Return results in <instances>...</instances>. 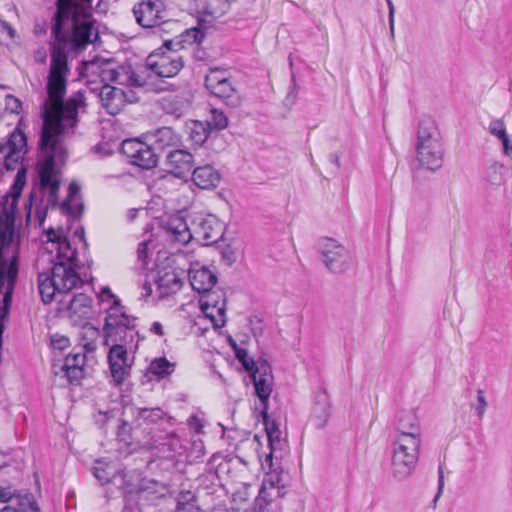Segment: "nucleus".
I'll list each match as a JSON object with an SVG mask.
<instances>
[{
    "label": "nucleus",
    "mask_w": 512,
    "mask_h": 512,
    "mask_svg": "<svg viewBox=\"0 0 512 512\" xmlns=\"http://www.w3.org/2000/svg\"><path fill=\"white\" fill-rule=\"evenodd\" d=\"M93 0H55L51 19L50 69L47 98L41 105L42 127L38 142L36 170L40 188L49 191L51 200L58 199L62 168L68 157L65 136L78 119L85 104L80 92L65 100L70 75L68 52L79 53L92 42L93 25L80 22L91 16Z\"/></svg>",
    "instance_id": "nucleus-1"
},
{
    "label": "nucleus",
    "mask_w": 512,
    "mask_h": 512,
    "mask_svg": "<svg viewBox=\"0 0 512 512\" xmlns=\"http://www.w3.org/2000/svg\"><path fill=\"white\" fill-rule=\"evenodd\" d=\"M81 75L98 76L104 83L99 91V99L110 115H117L126 104L134 103V99L127 98L124 90L109 85V82L130 87H144L147 84L146 78L136 72L131 64H118L112 59L94 58L83 61Z\"/></svg>",
    "instance_id": "nucleus-2"
},
{
    "label": "nucleus",
    "mask_w": 512,
    "mask_h": 512,
    "mask_svg": "<svg viewBox=\"0 0 512 512\" xmlns=\"http://www.w3.org/2000/svg\"><path fill=\"white\" fill-rule=\"evenodd\" d=\"M391 472L395 480H407L416 469L422 445V427L415 409H400L394 417Z\"/></svg>",
    "instance_id": "nucleus-3"
},
{
    "label": "nucleus",
    "mask_w": 512,
    "mask_h": 512,
    "mask_svg": "<svg viewBox=\"0 0 512 512\" xmlns=\"http://www.w3.org/2000/svg\"><path fill=\"white\" fill-rule=\"evenodd\" d=\"M56 250L53 266L48 272L38 275V290L44 304L54 301L55 296L70 292L82 283L76 269L80 268L78 252L72 248L67 237H62L53 247Z\"/></svg>",
    "instance_id": "nucleus-4"
},
{
    "label": "nucleus",
    "mask_w": 512,
    "mask_h": 512,
    "mask_svg": "<svg viewBox=\"0 0 512 512\" xmlns=\"http://www.w3.org/2000/svg\"><path fill=\"white\" fill-rule=\"evenodd\" d=\"M165 237L170 242L188 244L195 241L210 246L223 238L224 224L215 215L190 212L186 216L173 214L162 222Z\"/></svg>",
    "instance_id": "nucleus-5"
},
{
    "label": "nucleus",
    "mask_w": 512,
    "mask_h": 512,
    "mask_svg": "<svg viewBox=\"0 0 512 512\" xmlns=\"http://www.w3.org/2000/svg\"><path fill=\"white\" fill-rule=\"evenodd\" d=\"M131 414L139 429H143L148 434L149 438L144 441V444L149 445H168L171 450H176L179 442L174 432H167L162 435V428L165 424L169 423V417L160 408H147V407H131Z\"/></svg>",
    "instance_id": "nucleus-6"
},
{
    "label": "nucleus",
    "mask_w": 512,
    "mask_h": 512,
    "mask_svg": "<svg viewBox=\"0 0 512 512\" xmlns=\"http://www.w3.org/2000/svg\"><path fill=\"white\" fill-rule=\"evenodd\" d=\"M134 316L128 315L124 310L117 307H109L105 316L103 326L104 344H138L135 337L138 335L135 330Z\"/></svg>",
    "instance_id": "nucleus-7"
},
{
    "label": "nucleus",
    "mask_w": 512,
    "mask_h": 512,
    "mask_svg": "<svg viewBox=\"0 0 512 512\" xmlns=\"http://www.w3.org/2000/svg\"><path fill=\"white\" fill-rule=\"evenodd\" d=\"M26 183V170L25 168H21L17 171L14 182L11 187V197L12 201V210L8 211L6 208H3L0 211V261L4 262L5 267L12 265L13 263L18 268V258L17 255H13L10 260L5 256L4 250L9 248L14 237V228H15V217L13 208L16 206V203L21 195L23 187Z\"/></svg>",
    "instance_id": "nucleus-8"
},
{
    "label": "nucleus",
    "mask_w": 512,
    "mask_h": 512,
    "mask_svg": "<svg viewBox=\"0 0 512 512\" xmlns=\"http://www.w3.org/2000/svg\"><path fill=\"white\" fill-rule=\"evenodd\" d=\"M132 11L137 24L152 29L155 34L166 32V27L177 25V22L166 18L162 0H141L134 5Z\"/></svg>",
    "instance_id": "nucleus-9"
},
{
    "label": "nucleus",
    "mask_w": 512,
    "mask_h": 512,
    "mask_svg": "<svg viewBox=\"0 0 512 512\" xmlns=\"http://www.w3.org/2000/svg\"><path fill=\"white\" fill-rule=\"evenodd\" d=\"M206 89L221 99L227 106L236 108L241 104V96L232 83V78L225 69L209 68L204 79Z\"/></svg>",
    "instance_id": "nucleus-10"
},
{
    "label": "nucleus",
    "mask_w": 512,
    "mask_h": 512,
    "mask_svg": "<svg viewBox=\"0 0 512 512\" xmlns=\"http://www.w3.org/2000/svg\"><path fill=\"white\" fill-rule=\"evenodd\" d=\"M138 344H114L110 345L108 363L111 377L116 386H121L130 375L134 363V354Z\"/></svg>",
    "instance_id": "nucleus-11"
},
{
    "label": "nucleus",
    "mask_w": 512,
    "mask_h": 512,
    "mask_svg": "<svg viewBox=\"0 0 512 512\" xmlns=\"http://www.w3.org/2000/svg\"><path fill=\"white\" fill-rule=\"evenodd\" d=\"M319 252L325 267L333 274L345 273L351 265L349 251L332 238L323 239Z\"/></svg>",
    "instance_id": "nucleus-12"
},
{
    "label": "nucleus",
    "mask_w": 512,
    "mask_h": 512,
    "mask_svg": "<svg viewBox=\"0 0 512 512\" xmlns=\"http://www.w3.org/2000/svg\"><path fill=\"white\" fill-rule=\"evenodd\" d=\"M261 416L270 448V453L266 456L265 462L262 465H267L269 469H273V459H278L282 456L281 454L277 455V452H281L285 445V442L281 437L282 432L279 428L280 423L278 422L280 412L270 409L266 413H261Z\"/></svg>",
    "instance_id": "nucleus-13"
},
{
    "label": "nucleus",
    "mask_w": 512,
    "mask_h": 512,
    "mask_svg": "<svg viewBox=\"0 0 512 512\" xmlns=\"http://www.w3.org/2000/svg\"><path fill=\"white\" fill-rule=\"evenodd\" d=\"M250 378L254 384L255 394L261 404L260 413H266L270 410V396L274 381L270 364L266 360H259L258 368L250 373Z\"/></svg>",
    "instance_id": "nucleus-14"
},
{
    "label": "nucleus",
    "mask_w": 512,
    "mask_h": 512,
    "mask_svg": "<svg viewBox=\"0 0 512 512\" xmlns=\"http://www.w3.org/2000/svg\"><path fill=\"white\" fill-rule=\"evenodd\" d=\"M66 293V295H68ZM65 294L57 295L56 297H61L58 300V312L63 316L68 317L76 324H82L83 321L87 320L92 312V298L85 294L79 293L75 294L68 302L64 301ZM56 297L54 300H56Z\"/></svg>",
    "instance_id": "nucleus-15"
},
{
    "label": "nucleus",
    "mask_w": 512,
    "mask_h": 512,
    "mask_svg": "<svg viewBox=\"0 0 512 512\" xmlns=\"http://www.w3.org/2000/svg\"><path fill=\"white\" fill-rule=\"evenodd\" d=\"M200 298V308L204 315L209 318L215 327H223L225 325L226 300L222 291L202 292Z\"/></svg>",
    "instance_id": "nucleus-16"
},
{
    "label": "nucleus",
    "mask_w": 512,
    "mask_h": 512,
    "mask_svg": "<svg viewBox=\"0 0 512 512\" xmlns=\"http://www.w3.org/2000/svg\"><path fill=\"white\" fill-rule=\"evenodd\" d=\"M165 164L167 170L178 178H185L188 176L194 165L195 160L193 155L184 149H175L167 151L165 155Z\"/></svg>",
    "instance_id": "nucleus-17"
},
{
    "label": "nucleus",
    "mask_w": 512,
    "mask_h": 512,
    "mask_svg": "<svg viewBox=\"0 0 512 512\" xmlns=\"http://www.w3.org/2000/svg\"><path fill=\"white\" fill-rule=\"evenodd\" d=\"M147 67L159 77H174L179 73L183 67L182 57L171 52L170 54H163L154 59V55H149L147 58Z\"/></svg>",
    "instance_id": "nucleus-18"
},
{
    "label": "nucleus",
    "mask_w": 512,
    "mask_h": 512,
    "mask_svg": "<svg viewBox=\"0 0 512 512\" xmlns=\"http://www.w3.org/2000/svg\"><path fill=\"white\" fill-rule=\"evenodd\" d=\"M83 329V332L80 334L81 350L69 353L65 357V365L84 367L86 361L85 352H93L96 349L94 338L99 335V330L92 325H84Z\"/></svg>",
    "instance_id": "nucleus-19"
},
{
    "label": "nucleus",
    "mask_w": 512,
    "mask_h": 512,
    "mask_svg": "<svg viewBox=\"0 0 512 512\" xmlns=\"http://www.w3.org/2000/svg\"><path fill=\"white\" fill-rule=\"evenodd\" d=\"M145 139L160 154L166 150L175 149L181 143V137L171 127H161L154 132H150Z\"/></svg>",
    "instance_id": "nucleus-20"
},
{
    "label": "nucleus",
    "mask_w": 512,
    "mask_h": 512,
    "mask_svg": "<svg viewBox=\"0 0 512 512\" xmlns=\"http://www.w3.org/2000/svg\"><path fill=\"white\" fill-rule=\"evenodd\" d=\"M417 159L422 166L436 170L442 166L443 148L441 140L416 145Z\"/></svg>",
    "instance_id": "nucleus-21"
},
{
    "label": "nucleus",
    "mask_w": 512,
    "mask_h": 512,
    "mask_svg": "<svg viewBox=\"0 0 512 512\" xmlns=\"http://www.w3.org/2000/svg\"><path fill=\"white\" fill-rule=\"evenodd\" d=\"M196 7L198 13L203 15L204 18L199 19V26L202 27V23L212 21L221 18L230 10L229 0H197Z\"/></svg>",
    "instance_id": "nucleus-22"
},
{
    "label": "nucleus",
    "mask_w": 512,
    "mask_h": 512,
    "mask_svg": "<svg viewBox=\"0 0 512 512\" xmlns=\"http://www.w3.org/2000/svg\"><path fill=\"white\" fill-rule=\"evenodd\" d=\"M330 400L327 391L320 388L314 397V405L311 413V421L317 429H323L330 417Z\"/></svg>",
    "instance_id": "nucleus-23"
},
{
    "label": "nucleus",
    "mask_w": 512,
    "mask_h": 512,
    "mask_svg": "<svg viewBox=\"0 0 512 512\" xmlns=\"http://www.w3.org/2000/svg\"><path fill=\"white\" fill-rule=\"evenodd\" d=\"M189 281L196 292L202 293L213 289L217 283V277L210 269L202 266L190 269Z\"/></svg>",
    "instance_id": "nucleus-24"
},
{
    "label": "nucleus",
    "mask_w": 512,
    "mask_h": 512,
    "mask_svg": "<svg viewBox=\"0 0 512 512\" xmlns=\"http://www.w3.org/2000/svg\"><path fill=\"white\" fill-rule=\"evenodd\" d=\"M280 479L277 477L276 481L272 479H264L263 484L255 498L250 512H268V507L272 502V494L268 491V484L270 489H276L277 496L282 497L283 493L279 486Z\"/></svg>",
    "instance_id": "nucleus-25"
},
{
    "label": "nucleus",
    "mask_w": 512,
    "mask_h": 512,
    "mask_svg": "<svg viewBox=\"0 0 512 512\" xmlns=\"http://www.w3.org/2000/svg\"><path fill=\"white\" fill-rule=\"evenodd\" d=\"M192 180L201 189H211L219 185L221 178L213 166L206 164L193 169Z\"/></svg>",
    "instance_id": "nucleus-26"
},
{
    "label": "nucleus",
    "mask_w": 512,
    "mask_h": 512,
    "mask_svg": "<svg viewBox=\"0 0 512 512\" xmlns=\"http://www.w3.org/2000/svg\"><path fill=\"white\" fill-rule=\"evenodd\" d=\"M175 365L167 360L165 357L155 358L149 364L147 371L141 377V383L145 384L150 382L153 377L156 380L163 379L174 372Z\"/></svg>",
    "instance_id": "nucleus-27"
},
{
    "label": "nucleus",
    "mask_w": 512,
    "mask_h": 512,
    "mask_svg": "<svg viewBox=\"0 0 512 512\" xmlns=\"http://www.w3.org/2000/svg\"><path fill=\"white\" fill-rule=\"evenodd\" d=\"M118 479H120V487L125 489L126 492H128L129 490H137V486L141 482H146V485L149 487L150 485L157 484L155 480L141 479V474L136 470H123L118 473H114L112 476V483L117 484Z\"/></svg>",
    "instance_id": "nucleus-28"
},
{
    "label": "nucleus",
    "mask_w": 512,
    "mask_h": 512,
    "mask_svg": "<svg viewBox=\"0 0 512 512\" xmlns=\"http://www.w3.org/2000/svg\"><path fill=\"white\" fill-rule=\"evenodd\" d=\"M160 298H165L176 293L182 286V280L175 271H166L158 275L156 279Z\"/></svg>",
    "instance_id": "nucleus-29"
},
{
    "label": "nucleus",
    "mask_w": 512,
    "mask_h": 512,
    "mask_svg": "<svg viewBox=\"0 0 512 512\" xmlns=\"http://www.w3.org/2000/svg\"><path fill=\"white\" fill-rule=\"evenodd\" d=\"M151 487L146 485V482H141L137 486V490H129L124 493L123 509L122 512H143L140 506V501L144 498L145 493Z\"/></svg>",
    "instance_id": "nucleus-30"
},
{
    "label": "nucleus",
    "mask_w": 512,
    "mask_h": 512,
    "mask_svg": "<svg viewBox=\"0 0 512 512\" xmlns=\"http://www.w3.org/2000/svg\"><path fill=\"white\" fill-rule=\"evenodd\" d=\"M441 140L440 132L430 117H422L418 123L417 145Z\"/></svg>",
    "instance_id": "nucleus-31"
},
{
    "label": "nucleus",
    "mask_w": 512,
    "mask_h": 512,
    "mask_svg": "<svg viewBox=\"0 0 512 512\" xmlns=\"http://www.w3.org/2000/svg\"><path fill=\"white\" fill-rule=\"evenodd\" d=\"M160 157V154L146 141L143 142V149H141L136 158L132 160V165L149 170L157 166Z\"/></svg>",
    "instance_id": "nucleus-32"
},
{
    "label": "nucleus",
    "mask_w": 512,
    "mask_h": 512,
    "mask_svg": "<svg viewBox=\"0 0 512 512\" xmlns=\"http://www.w3.org/2000/svg\"><path fill=\"white\" fill-rule=\"evenodd\" d=\"M186 131L189 139L196 145L204 144L211 133L208 125L198 120L189 121L186 124Z\"/></svg>",
    "instance_id": "nucleus-33"
},
{
    "label": "nucleus",
    "mask_w": 512,
    "mask_h": 512,
    "mask_svg": "<svg viewBox=\"0 0 512 512\" xmlns=\"http://www.w3.org/2000/svg\"><path fill=\"white\" fill-rule=\"evenodd\" d=\"M27 138L23 131L19 128H16L10 135L8 142L6 145L0 144V153H3L6 148L8 150H14L16 152H21V149L26 146Z\"/></svg>",
    "instance_id": "nucleus-34"
},
{
    "label": "nucleus",
    "mask_w": 512,
    "mask_h": 512,
    "mask_svg": "<svg viewBox=\"0 0 512 512\" xmlns=\"http://www.w3.org/2000/svg\"><path fill=\"white\" fill-rule=\"evenodd\" d=\"M139 430L140 429L138 428L137 425L134 428H131L130 424L127 421L122 420V423L117 430V436L120 441L128 445H131L134 440L140 442V440H138L137 435Z\"/></svg>",
    "instance_id": "nucleus-35"
},
{
    "label": "nucleus",
    "mask_w": 512,
    "mask_h": 512,
    "mask_svg": "<svg viewBox=\"0 0 512 512\" xmlns=\"http://www.w3.org/2000/svg\"><path fill=\"white\" fill-rule=\"evenodd\" d=\"M141 149H143V142L137 139H126L121 145V152L130 160L131 164Z\"/></svg>",
    "instance_id": "nucleus-36"
},
{
    "label": "nucleus",
    "mask_w": 512,
    "mask_h": 512,
    "mask_svg": "<svg viewBox=\"0 0 512 512\" xmlns=\"http://www.w3.org/2000/svg\"><path fill=\"white\" fill-rule=\"evenodd\" d=\"M234 353L236 359L249 373H252L254 369L258 368V362H255L253 358L249 357L248 352L245 349L239 347L237 344H234Z\"/></svg>",
    "instance_id": "nucleus-37"
},
{
    "label": "nucleus",
    "mask_w": 512,
    "mask_h": 512,
    "mask_svg": "<svg viewBox=\"0 0 512 512\" xmlns=\"http://www.w3.org/2000/svg\"><path fill=\"white\" fill-rule=\"evenodd\" d=\"M189 103L183 99H166L164 102V110L171 115L180 117L184 110L188 107Z\"/></svg>",
    "instance_id": "nucleus-38"
},
{
    "label": "nucleus",
    "mask_w": 512,
    "mask_h": 512,
    "mask_svg": "<svg viewBox=\"0 0 512 512\" xmlns=\"http://www.w3.org/2000/svg\"><path fill=\"white\" fill-rule=\"evenodd\" d=\"M206 124L208 125L210 130H212V129L221 130V129H224L227 127L228 118L224 114V112H222L221 110L212 109L211 110V119L209 122H206Z\"/></svg>",
    "instance_id": "nucleus-39"
},
{
    "label": "nucleus",
    "mask_w": 512,
    "mask_h": 512,
    "mask_svg": "<svg viewBox=\"0 0 512 512\" xmlns=\"http://www.w3.org/2000/svg\"><path fill=\"white\" fill-rule=\"evenodd\" d=\"M110 469V466L104 465L99 460L96 461V466L93 468V474L102 485L112 482L113 475H111Z\"/></svg>",
    "instance_id": "nucleus-40"
},
{
    "label": "nucleus",
    "mask_w": 512,
    "mask_h": 512,
    "mask_svg": "<svg viewBox=\"0 0 512 512\" xmlns=\"http://www.w3.org/2000/svg\"><path fill=\"white\" fill-rule=\"evenodd\" d=\"M488 130L491 135L497 137L499 140L508 135L503 119L492 120L489 124Z\"/></svg>",
    "instance_id": "nucleus-41"
},
{
    "label": "nucleus",
    "mask_w": 512,
    "mask_h": 512,
    "mask_svg": "<svg viewBox=\"0 0 512 512\" xmlns=\"http://www.w3.org/2000/svg\"><path fill=\"white\" fill-rule=\"evenodd\" d=\"M63 369L65 371V375L71 383H77L84 375L83 367L77 365H63Z\"/></svg>",
    "instance_id": "nucleus-42"
},
{
    "label": "nucleus",
    "mask_w": 512,
    "mask_h": 512,
    "mask_svg": "<svg viewBox=\"0 0 512 512\" xmlns=\"http://www.w3.org/2000/svg\"><path fill=\"white\" fill-rule=\"evenodd\" d=\"M198 505L196 496L193 492L186 490L181 491L177 496V505L176 507H190Z\"/></svg>",
    "instance_id": "nucleus-43"
},
{
    "label": "nucleus",
    "mask_w": 512,
    "mask_h": 512,
    "mask_svg": "<svg viewBox=\"0 0 512 512\" xmlns=\"http://www.w3.org/2000/svg\"><path fill=\"white\" fill-rule=\"evenodd\" d=\"M62 210L69 216L73 218H78L83 214L84 204L78 203L76 205H72L68 199L64 200L61 205Z\"/></svg>",
    "instance_id": "nucleus-44"
},
{
    "label": "nucleus",
    "mask_w": 512,
    "mask_h": 512,
    "mask_svg": "<svg viewBox=\"0 0 512 512\" xmlns=\"http://www.w3.org/2000/svg\"><path fill=\"white\" fill-rule=\"evenodd\" d=\"M504 169V165L499 162H494L490 165L488 170V178L491 184L498 185L502 181L501 171Z\"/></svg>",
    "instance_id": "nucleus-45"
},
{
    "label": "nucleus",
    "mask_w": 512,
    "mask_h": 512,
    "mask_svg": "<svg viewBox=\"0 0 512 512\" xmlns=\"http://www.w3.org/2000/svg\"><path fill=\"white\" fill-rule=\"evenodd\" d=\"M20 158V153L14 150H9L8 153L4 157L3 166L6 170L12 171L16 169Z\"/></svg>",
    "instance_id": "nucleus-46"
},
{
    "label": "nucleus",
    "mask_w": 512,
    "mask_h": 512,
    "mask_svg": "<svg viewBox=\"0 0 512 512\" xmlns=\"http://www.w3.org/2000/svg\"><path fill=\"white\" fill-rule=\"evenodd\" d=\"M100 297L104 301L105 299H112L113 303L110 307H119L121 310H124V306L121 305L120 299L114 295L111 291V289L107 286L102 287L100 292Z\"/></svg>",
    "instance_id": "nucleus-47"
},
{
    "label": "nucleus",
    "mask_w": 512,
    "mask_h": 512,
    "mask_svg": "<svg viewBox=\"0 0 512 512\" xmlns=\"http://www.w3.org/2000/svg\"><path fill=\"white\" fill-rule=\"evenodd\" d=\"M5 108L11 113H19L22 108V103L15 96L7 95L5 99Z\"/></svg>",
    "instance_id": "nucleus-48"
},
{
    "label": "nucleus",
    "mask_w": 512,
    "mask_h": 512,
    "mask_svg": "<svg viewBox=\"0 0 512 512\" xmlns=\"http://www.w3.org/2000/svg\"><path fill=\"white\" fill-rule=\"evenodd\" d=\"M477 401H478V404L475 407V412H476L477 416L481 419L486 411L487 406H488V403L484 396V391L481 389H479L477 391Z\"/></svg>",
    "instance_id": "nucleus-49"
},
{
    "label": "nucleus",
    "mask_w": 512,
    "mask_h": 512,
    "mask_svg": "<svg viewBox=\"0 0 512 512\" xmlns=\"http://www.w3.org/2000/svg\"><path fill=\"white\" fill-rule=\"evenodd\" d=\"M62 230L60 232L55 231L53 228H49L46 231L47 242L51 245V248L46 247V249L52 253L53 247L58 243V241L63 237Z\"/></svg>",
    "instance_id": "nucleus-50"
},
{
    "label": "nucleus",
    "mask_w": 512,
    "mask_h": 512,
    "mask_svg": "<svg viewBox=\"0 0 512 512\" xmlns=\"http://www.w3.org/2000/svg\"><path fill=\"white\" fill-rule=\"evenodd\" d=\"M51 345L54 349L64 350L69 345V338L55 334L51 336Z\"/></svg>",
    "instance_id": "nucleus-51"
},
{
    "label": "nucleus",
    "mask_w": 512,
    "mask_h": 512,
    "mask_svg": "<svg viewBox=\"0 0 512 512\" xmlns=\"http://www.w3.org/2000/svg\"><path fill=\"white\" fill-rule=\"evenodd\" d=\"M188 38H191L193 42L200 43L204 38V31L200 27H194L186 30Z\"/></svg>",
    "instance_id": "nucleus-52"
},
{
    "label": "nucleus",
    "mask_w": 512,
    "mask_h": 512,
    "mask_svg": "<svg viewBox=\"0 0 512 512\" xmlns=\"http://www.w3.org/2000/svg\"><path fill=\"white\" fill-rule=\"evenodd\" d=\"M137 256L143 265H147L146 259L148 257V242L142 241L138 244Z\"/></svg>",
    "instance_id": "nucleus-53"
},
{
    "label": "nucleus",
    "mask_w": 512,
    "mask_h": 512,
    "mask_svg": "<svg viewBox=\"0 0 512 512\" xmlns=\"http://www.w3.org/2000/svg\"><path fill=\"white\" fill-rule=\"evenodd\" d=\"M443 488H444V473H443V468L442 466H439L438 467V490H437V493L433 499V502L434 504H436V502L438 501V499L440 498L442 492H443Z\"/></svg>",
    "instance_id": "nucleus-54"
},
{
    "label": "nucleus",
    "mask_w": 512,
    "mask_h": 512,
    "mask_svg": "<svg viewBox=\"0 0 512 512\" xmlns=\"http://www.w3.org/2000/svg\"><path fill=\"white\" fill-rule=\"evenodd\" d=\"M34 61L39 64H45L47 60V53L44 48H39L33 53Z\"/></svg>",
    "instance_id": "nucleus-55"
},
{
    "label": "nucleus",
    "mask_w": 512,
    "mask_h": 512,
    "mask_svg": "<svg viewBox=\"0 0 512 512\" xmlns=\"http://www.w3.org/2000/svg\"><path fill=\"white\" fill-rule=\"evenodd\" d=\"M500 141L502 142V145H503L504 154L512 159V143L509 139V136L507 135L506 137L502 138Z\"/></svg>",
    "instance_id": "nucleus-56"
},
{
    "label": "nucleus",
    "mask_w": 512,
    "mask_h": 512,
    "mask_svg": "<svg viewBox=\"0 0 512 512\" xmlns=\"http://www.w3.org/2000/svg\"><path fill=\"white\" fill-rule=\"evenodd\" d=\"M387 6H388V9H389V16H388L389 27H390L391 34H393L394 33V13H395V8H394V5H393L391 0H388Z\"/></svg>",
    "instance_id": "nucleus-57"
},
{
    "label": "nucleus",
    "mask_w": 512,
    "mask_h": 512,
    "mask_svg": "<svg viewBox=\"0 0 512 512\" xmlns=\"http://www.w3.org/2000/svg\"><path fill=\"white\" fill-rule=\"evenodd\" d=\"M47 215V208H37L36 215H35V221L37 222L38 226H42Z\"/></svg>",
    "instance_id": "nucleus-58"
},
{
    "label": "nucleus",
    "mask_w": 512,
    "mask_h": 512,
    "mask_svg": "<svg viewBox=\"0 0 512 512\" xmlns=\"http://www.w3.org/2000/svg\"><path fill=\"white\" fill-rule=\"evenodd\" d=\"M80 193V187L77 183L71 182L68 187V198L72 199Z\"/></svg>",
    "instance_id": "nucleus-59"
},
{
    "label": "nucleus",
    "mask_w": 512,
    "mask_h": 512,
    "mask_svg": "<svg viewBox=\"0 0 512 512\" xmlns=\"http://www.w3.org/2000/svg\"><path fill=\"white\" fill-rule=\"evenodd\" d=\"M150 331L158 336H163L164 335V330H163V326L160 322H153L151 328H150Z\"/></svg>",
    "instance_id": "nucleus-60"
},
{
    "label": "nucleus",
    "mask_w": 512,
    "mask_h": 512,
    "mask_svg": "<svg viewBox=\"0 0 512 512\" xmlns=\"http://www.w3.org/2000/svg\"><path fill=\"white\" fill-rule=\"evenodd\" d=\"M74 237L78 238L80 241L83 242V245L85 247L88 246V243L85 239V232H84V228L83 227H79L77 228L75 231H74Z\"/></svg>",
    "instance_id": "nucleus-61"
},
{
    "label": "nucleus",
    "mask_w": 512,
    "mask_h": 512,
    "mask_svg": "<svg viewBox=\"0 0 512 512\" xmlns=\"http://www.w3.org/2000/svg\"><path fill=\"white\" fill-rule=\"evenodd\" d=\"M11 499V493L6 488L0 487V502H8Z\"/></svg>",
    "instance_id": "nucleus-62"
},
{
    "label": "nucleus",
    "mask_w": 512,
    "mask_h": 512,
    "mask_svg": "<svg viewBox=\"0 0 512 512\" xmlns=\"http://www.w3.org/2000/svg\"><path fill=\"white\" fill-rule=\"evenodd\" d=\"M1 25L5 31H7L10 38H14L16 36L15 29L7 22L1 21Z\"/></svg>",
    "instance_id": "nucleus-63"
},
{
    "label": "nucleus",
    "mask_w": 512,
    "mask_h": 512,
    "mask_svg": "<svg viewBox=\"0 0 512 512\" xmlns=\"http://www.w3.org/2000/svg\"><path fill=\"white\" fill-rule=\"evenodd\" d=\"M175 512H201L198 505L190 506V507H176Z\"/></svg>",
    "instance_id": "nucleus-64"
}]
</instances>
